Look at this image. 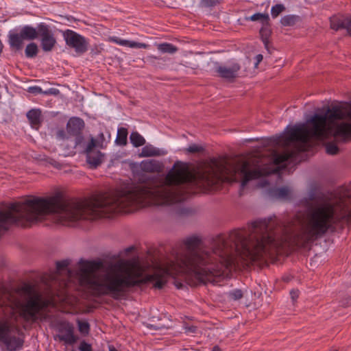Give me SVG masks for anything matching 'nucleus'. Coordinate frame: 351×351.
<instances>
[{"label": "nucleus", "instance_id": "nucleus-43", "mask_svg": "<svg viewBox=\"0 0 351 351\" xmlns=\"http://www.w3.org/2000/svg\"><path fill=\"white\" fill-rule=\"evenodd\" d=\"M113 40L120 45H122V46H125V47H128V40H122V39H120L119 38H113Z\"/></svg>", "mask_w": 351, "mask_h": 351}, {"label": "nucleus", "instance_id": "nucleus-50", "mask_svg": "<svg viewBox=\"0 0 351 351\" xmlns=\"http://www.w3.org/2000/svg\"><path fill=\"white\" fill-rule=\"evenodd\" d=\"M54 162H55V163H54V164L53 163V165L54 167H57V162H56V161H54Z\"/></svg>", "mask_w": 351, "mask_h": 351}, {"label": "nucleus", "instance_id": "nucleus-53", "mask_svg": "<svg viewBox=\"0 0 351 351\" xmlns=\"http://www.w3.org/2000/svg\"><path fill=\"white\" fill-rule=\"evenodd\" d=\"M248 141H249V142H252V141H254V140H253V139H250V140H249Z\"/></svg>", "mask_w": 351, "mask_h": 351}, {"label": "nucleus", "instance_id": "nucleus-14", "mask_svg": "<svg viewBox=\"0 0 351 351\" xmlns=\"http://www.w3.org/2000/svg\"><path fill=\"white\" fill-rule=\"evenodd\" d=\"M215 72L218 76L228 80H234L237 77V72L240 70L241 66L238 63H234L230 68L219 65L215 63Z\"/></svg>", "mask_w": 351, "mask_h": 351}, {"label": "nucleus", "instance_id": "nucleus-11", "mask_svg": "<svg viewBox=\"0 0 351 351\" xmlns=\"http://www.w3.org/2000/svg\"><path fill=\"white\" fill-rule=\"evenodd\" d=\"M39 38H40V46L45 51H51L56 44V39L49 25L45 23H39Z\"/></svg>", "mask_w": 351, "mask_h": 351}, {"label": "nucleus", "instance_id": "nucleus-34", "mask_svg": "<svg viewBox=\"0 0 351 351\" xmlns=\"http://www.w3.org/2000/svg\"><path fill=\"white\" fill-rule=\"evenodd\" d=\"M326 153L330 155H335L339 152V147L332 143H328L326 146Z\"/></svg>", "mask_w": 351, "mask_h": 351}, {"label": "nucleus", "instance_id": "nucleus-26", "mask_svg": "<svg viewBox=\"0 0 351 351\" xmlns=\"http://www.w3.org/2000/svg\"><path fill=\"white\" fill-rule=\"evenodd\" d=\"M157 49L162 53H167L170 54L175 53L178 50L177 47L168 43L158 44L157 45Z\"/></svg>", "mask_w": 351, "mask_h": 351}, {"label": "nucleus", "instance_id": "nucleus-27", "mask_svg": "<svg viewBox=\"0 0 351 351\" xmlns=\"http://www.w3.org/2000/svg\"><path fill=\"white\" fill-rule=\"evenodd\" d=\"M38 51L36 43L32 42L27 45L25 49V54L27 58H33L37 56Z\"/></svg>", "mask_w": 351, "mask_h": 351}, {"label": "nucleus", "instance_id": "nucleus-1", "mask_svg": "<svg viewBox=\"0 0 351 351\" xmlns=\"http://www.w3.org/2000/svg\"><path fill=\"white\" fill-rule=\"evenodd\" d=\"M278 226L276 217L255 221L247 230H234L228 237L219 234L213 238L209 246L202 244L196 236L184 241L186 252L178 256L176 263L166 269H160L152 274L143 276L139 270H118L110 268L97 272L103 266L100 261H84L80 264V282L97 296H110L114 300L124 298L135 287L153 282V287L162 289L168 277L174 279L178 289L184 287L178 280L180 276L191 286L218 282L226 269L232 267V252L250 262L261 261L276 251L281 243L276 237V227Z\"/></svg>", "mask_w": 351, "mask_h": 351}, {"label": "nucleus", "instance_id": "nucleus-28", "mask_svg": "<svg viewBox=\"0 0 351 351\" xmlns=\"http://www.w3.org/2000/svg\"><path fill=\"white\" fill-rule=\"evenodd\" d=\"M58 330L61 333L74 332V326L69 322H62L59 324Z\"/></svg>", "mask_w": 351, "mask_h": 351}, {"label": "nucleus", "instance_id": "nucleus-45", "mask_svg": "<svg viewBox=\"0 0 351 351\" xmlns=\"http://www.w3.org/2000/svg\"><path fill=\"white\" fill-rule=\"evenodd\" d=\"M186 330L191 333H195L197 330V327L195 326H191L186 327Z\"/></svg>", "mask_w": 351, "mask_h": 351}, {"label": "nucleus", "instance_id": "nucleus-16", "mask_svg": "<svg viewBox=\"0 0 351 351\" xmlns=\"http://www.w3.org/2000/svg\"><path fill=\"white\" fill-rule=\"evenodd\" d=\"M27 118L32 128H38L42 122V112L40 109H31L27 112Z\"/></svg>", "mask_w": 351, "mask_h": 351}, {"label": "nucleus", "instance_id": "nucleus-19", "mask_svg": "<svg viewBox=\"0 0 351 351\" xmlns=\"http://www.w3.org/2000/svg\"><path fill=\"white\" fill-rule=\"evenodd\" d=\"M302 21V17L299 15L287 14L280 19V23L283 27H293Z\"/></svg>", "mask_w": 351, "mask_h": 351}, {"label": "nucleus", "instance_id": "nucleus-3", "mask_svg": "<svg viewBox=\"0 0 351 351\" xmlns=\"http://www.w3.org/2000/svg\"><path fill=\"white\" fill-rule=\"evenodd\" d=\"M344 120L337 124L334 136L338 141L347 142L351 140V101L346 107L340 105L317 108L316 112L306 119V123L293 127L287 126L283 134L267 139L266 146L287 145L292 142L306 143L308 137L323 139L326 136L328 122Z\"/></svg>", "mask_w": 351, "mask_h": 351}, {"label": "nucleus", "instance_id": "nucleus-6", "mask_svg": "<svg viewBox=\"0 0 351 351\" xmlns=\"http://www.w3.org/2000/svg\"><path fill=\"white\" fill-rule=\"evenodd\" d=\"M84 127L85 123L82 119L76 117H71L66 123V131L63 129L58 130L56 136L61 140L74 138L73 146L75 148L84 147V136L83 130Z\"/></svg>", "mask_w": 351, "mask_h": 351}, {"label": "nucleus", "instance_id": "nucleus-35", "mask_svg": "<svg viewBox=\"0 0 351 351\" xmlns=\"http://www.w3.org/2000/svg\"><path fill=\"white\" fill-rule=\"evenodd\" d=\"M128 47L130 48H143V49H147L149 48V45L146 43H138L136 41H128Z\"/></svg>", "mask_w": 351, "mask_h": 351}, {"label": "nucleus", "instance_id": "nucleus-44", "mask_svg": "<svg viewBox=\"0 0 351 351\" xmlns=\"http://www.w3.org/2000/svg\"><path fill=\"white\" fill-rule=\"evenodd\" d=\"M290 295H291V298L292 299L293 301H295L298 296H299V291L298 290H294V289H292L291 291H290Z\"/></svg>", "mask_w": 351, "mask_h": 351}, {"label": "nucleus", "instance_id": "nucleus-37", "mask_svg": "<svg viewBox=\"0 0 351 351\" xmlns=\"http://www.w3.org/2000/svg\"><path fill=\"white\" fill-rule=\"evenodd\" d=\"M79 350L80 351H93L91 345L86 343L85 341H82L80 343Z\"/></svg>", "mask_w": 351, "mask_h": 351}, {"label": "nucleus", "instance_id": "nucleus-48", "mask_svg": "<svg viewBox=\"0 0 351 351\" xmlns=\"http://www.w3.org/2000/svg\"><path fill=\"white\" fill-rule=\"evenodd\" d=\"M212 351H221V350L218 346H215L213 348Z\"/></svg>", "mask_w": 351, "mask_h": 351}, {"label": "nucleus", "instance_id": "nucleus-47", "mask_svg": "<svg viewBox=\"0 0 351 351\" xmlns=\"http://www.w3.org/2000/svg\"><path fill=\"white\" fill-rule=\"evenodd\" d=\"M108 349H109V351H118L115 347L112 345H109L108 346Z\"/></svg>", "mask_w": 351, "mask_h": 351}, {"label": "nucleus", "instance_id": "nucleus-25", "mask_svg": "<svg viewBox=\"0 0 351 351\" xmlns=\"http://www.w3.org/2000/svg\"><path fill=\"white\" fill-rule=\"evenodd\" d=\"M130 142L135 147H141L145 143V138L137 132H132L130 136Z\"/></svg>", "mask_w": 351, "mask_h": 351}, {"label": "nucleus", "instance_id": "nucleus-4", "mask_svg": "<svg viewBox=\"0 0 351 351\" xmlns=\"http://www.w3.org/2000/svg\"><path fill=\"white\" fill-rule=\"evenodd\" d=\"M333 197L344 204L351 198V191L342 188L335 194L326 193L316 187L309 191L308 199L315 204L309 206L302 226L301 239L304 245L322 237L332 227L335 215Z\"/></svg>", "mask_w": 351, "mask_h": 351}, {"label": "nucleus", "instance_id": "nucleus-30", "mask_svg": "<svg viewBox=\"0 0 351 351\" xmlns=\"http://www.w3.org/2000/svg\"><path fill=\"white\" fill-rule=\"evenodd\" d=\"M223 0H200L199 6L204 8H212L220 3Z\"/></svg>", "mask_w": 351, "mask_h": 351}, {"label": "nucleus", "instance_id": "nucleus-40", "mask_svg": "<svg viewBox=\"0 0 351 351\" xmlns=\"http://www.w3.org/2000/svg\"><path fill=\"white\" fill-rule=\"evenodd\" d=\"M28 92L35 95L43 94V90H42V88L37 86L29 87L28 88Z\"/></svg>", "mask_w": 351, "mask_h": 351}, {"label": "nucleus", "instance_id": "nucleus-41", "mask_svg": "<svg viewBox=\"0 0 351 351\" xmlns=\"http://www.w3.org/2000/svg\"><path fill=\"white\" fill-rule=\"evenodd\" d=\"M59 93H60V90L55 88H49L48 90H43V95H58Z\"/></svg>", "mask_w": 351, "mask_h": 351}, {"label": "nucleus", "instance_id": "nucleus-7", "mask_svg": "<svg viewBox=\"0 0 351 351\" xmlns=\"http://www.w3.org/2000/svg\"><path fill=\"white\" fill-rule=\"evenodd\" d=\"M10 49L16 53L23 47L24 40H34L39 38V24L36 27L31 25H24L19 32H10L8 36Z\"/></svg>", "mask_w": 351, "mask_h": 351}, {"label": "nucleus", "instance_id": "nucleus-49", "mask_svg": "<svg viewBox=\"0 0 351 351\" xmlns=\"http://www.w3.org/2000/svg\"><path fill=\"white\" fill-rule=\"evenodd\" d=\"M283 280H284V281H285V282H289V281H290L291 278H290V277H284V278H283Z\"/></svg>", "mask_w": 351, "mask_h": 351}, {"label": "nucleus", "instance_id": "nucleus-18", "mask_svg": "<svg viewBox=\"0 0 351 351\" xmlns=\"http://www.w3.org/2000/svg\"><path fill=\"white\" fill-rule=\"evenodd\" d=\"M271 34L272 30L271 28V22L270 21H267L266 23L262 25V27L259 30L261 39L264 43L265 47H267V45L269 43V38L271 37Z\"/></svg>", "mask_w": 351, "mask_h": 351}, {"label": "nucleus", "instance_id": "nucleus-13", "mask_svg": "<svg viewBox=\"0 0 351 351\" xmlns=\"http://www.w3.org/2000/svg\"><path fill=\"white\" fill-rule=\"evenodd\" d=\"M297 152L295 151H287L282 154H276L274 158V163L278 166L277 171L284 169L287 164L296 161Z\"/></svg>", "mask_w": 351, "mask_h": 351}, {"label": "nucleus", "instance_id": "nucleus-2", "mask_svg": "<svg viewBox=\"0 0 351 351\" xmlns=\"http://www.w3.org/2000/svg\"><path fill=\"white\" fill-rule=\"evenodd\" d=\"M194 181L188 164L176 161L159 185L132 184L113 194L99 193L84 199L60 195L40 197V220L52 215L58 223L70 226L79 221L110 217L114 213H132L149 204L171 205L186 199V187Z\"/></svg>", "mask_w": 351, "mask_h": 351}, {"label": "nucleus", "instance_id": "nucleus-29", "mask_svg": "<svg viewBox=\"0 0 351 351\" xmlns=\"http://www.w3.org/2000/svg\"><path fill=\"white\" fill-rule=\"evenodd\" d=\"M286 10V7L282 3H278L271 7V15L273 19L277 18L282 12Z\"/></svg>", "mask_w": 351, "mask_h": 351}, {"label": "nucleus", "instance_id": "nucleus-38", "mask_svg": "<svg viewBox=\"0 0 351 351\" xmlns=\"http://www.w3.org/2000/svg\"><path fill=\"white\" fill-rule=\"evenodd\" d=\"M97 141V147L103 149L104 147V143L105 141V136L104 133L101 132L99 134Z\"/></svg>", "mask_w": 351, "mask_h": 351}, {"label": "nucleus", "instance_id": "nucleus-51", "mask_svg": "<svg viewBox=\"0 0 351 351\" xmlns=\"http://www.w3.org/2000/svg\"><path fill=\"white\" fill-rule=\"evenodd\" d=\"M329 351H338L337 349H330Z\"/></svg>", "mask_w": 351, "mask_h": 351}, {"label": "nucleus", "instance_id": "nucleus-21", "mask_svg": "<svg viewBox=\"0 0 351 351\" xmlns=\"http://www.w3.org/2000/svg\"><path fill=\"white\" fill-rule=\"evenodd\" d=\"M163 154V152L157 149L152 145H147L143 147L140 156L141 157H152L158 156Z\"/></svg>", "mask_w": 351, "mask_h": 351}, {"label": "nucleus", "instance_id": "nucleus-42", "mask_svg": "<svg viewBox=\"0 0 351 351\" xmlns=\"http://www.w3.org/2000/svg\"><path fill=\"white\" fill-rule=\"evenodd\" d=\"M199 178L202 180L204 184H210L213 182L210 178L208 175H206L204 173H201L199 175Z\"/></svg>", "mask_w": 351, "mask_h": 351}, {"label": "nucleus", "instance_id": "nucleus-46", "mask_svg": "<svg viewBox=\"0 0 351 351\" xmlns=\"http://www.w3.org/2000/svg\"><path fill=\"white\" fill-rule=\"evenodd\" d=\"M263 55H261V54H258L256 56V57H255V59H256L255 66L256 67L263 60Z\"/></svg>", "mask_w": 351, "mask_h": 351}, {"label": "nucleus", "instance_id": "nucleus-12", "mask_svg": "<svg viewBox=\"0 0 351 351\" xmlns=\"http://www.w3.org/2000/svg\"><path fill=\"white\" fill-rule=\"evenodd\" d=\"M330 28L338 31L346 29L351 36V15L335 14L330 17Z\"/></svg>", "mask_w": 351, "mask_h": 351}, {"label": "nucleus", "instance_id": "nucleus-10", "mask_svg": "<svg viewBox=\"0 0 351 351\" xmlns=\"http://www.w3.org/2000/svg\"><path fill=\"white\" fill-rule=\"evenodd\" d=\"M97 147V141L95 138L91 137L90 141L86 145L84 152L86 155V162L90 165V168L96 169L104 161V154L100 151H97L95 147Z\"/></svg>", "mask_w": 351, "mask_h": 351}, {"label": "nucleus", "instance_id": "nucleus-15", "mask_svg": "<svg viewBox=\"0 0 351 351\" xmlns=\"http://www.w3.org/2000/svg\"><path fill=\"white\" fill-rule=\"evenodd\" d=\"M241 173L243 178L240 185L239 195H242V191L245 189L248 182L254 179H258L263 176V172L260 169L247 170V167L244 166L241 169Z\"/></svg>", "mask_w": 351, "mask_h": 351}, {"label": "nucleus", "instance_id": "nucleus-52", "mask_svg": "<svg viewBox=\"0 0 351 351\" xmlns=\"http://www.w3.org/2000/svg\"><path fill=\"white\" fill-rule=\"evenodd\" d=\"M132 249H133V247H129V248L128 249V251H131Z\"/></svg>", "mask_w": 351, "mask_h": 351}, {"label": "nucleus", "instance_id": "nucleus-5", "mask_svg": "<svg viewBox=\"0 0 351 351\" xmlns=\"http://www.w3.org/2000/svg\"><path fill=\"white\" fill-rule=\"evenodd\" d=\"M49 305V301L35 291L30 292L26 301L21 306V315L27 322H36L39 315Z\"/></svg>", "mask_w": 351, "mask_h": 351}, {"label": "nucleus", "instance_id": "nucleus-36", "mask_svg": "<svg viewBox=\"0 0 351 351\" xmlns=\"http://www.w3.org/2000/svg\"><path fill=\"white\" fill-rule=\"evenodd\" d=\"M69 263V261L66 259L60 261H57L56 263L57 271H61L66 269L68 267Z\"/></svg>", "mask_w": 351, "mask_h": 351}, {"label": "nucleus", "instance_id": "nucleus-22", "mask_svg": "<svg viewBox=\"0 0 351 351\" xmlns=\"http://www.w3.org/2000/svg\"><path fill=\"white\" fill-rule=\"evenodd\" d=\"M245 21H259L261 25L266 23L267 21H270L269 16L267 13H261L257 12L252 15L251 16H245L244 18Z\"/></svg>", "mask_w": 351, "mask_h": 351}, {"label": "nucleus", "instance_id": "nucleus-8", "mask_svg": "<svg viewBox=\"0 0 351 351\" xmlns=\"http://www.w3.org/2000/svg\"><path fill=\"white\" fill-rule=\"evenodd\" d=\"M12 324L7 319L0 320V341L7 348L8 351H16L21 350L24 343V340L15 335H12Z\"/></svg>", "mask_w": 351, "mask_h": 351}, {"label": "nucleus", "instance_id": "nucleus-24", "mask_svg": "<svg viewBox=\"0 0 351 351\" xmlns=\"http://www.w3.org/2000/svg\"><path fill=\"white\" fill-rule=\"evenodd\" d=\"M128 130L125 128H120L118 129L117 135L115 140L118 145H125L128 143Z\"/></svg>", "mask_w": 351, "mask_h": 351}, {"label": "nucleus", "instance_id": "nucleus-33", "mask_svg": "<svg viewBox=\"0 0 351 351\" xmlns=\"http://www.w3.org/2000/svg\"><path fill=\"white\" fill-rule=\"evenodd\" d=\"M228 296L230 298L234 300H238L243 298V291L241 289H236L230 291L228 293Z\"/></svg>", "mask_w": 351, "mask_h": 351}, {"label": "nucleus", "instance_id": "nucleus-9", "mask_svg": "<svg viewBox=\"0 0 351 351\" xmlns=\"http://www.w3.org/2000/svg\"><path fill=\"white\" fill-rule=\"evenodd\" d=\"M63 38L66 45L69 47L74 49L75 51L82 55L88 49V41L81 34L71 29H66L62 32Z\"/></svg>", "mask_w": 351, "mask_h": 351}, {"label": "nucleus", "instance_id": "nucleus-32", "mask_svg": "<svg viewBox=\"0 0 351 351\" xmlns=\"http://www.w3.org/2000/svg\"><path fill=\"white\" fill-rule=\"evenodd\" d=\"M184 151L191 154L202 153L204 151V148L197 144H191Z\"/></svg>", "mask_w": 351, "mask_h": 351}, {"label": "nucleus", "instance_id": "nucleus-39", "mask_svg": "<svg viewBox=\"0 0 351 351\" xmlns=\"http://www.w3.org/2000/svg\"><path fill=\"white\" fill-rule=\"evenodd\" d=\"M148 58L151 60L152 63L155 66H157V67H159V68H162L161 66L160 65V62H156L154 60H162L163 62L165 61V58H158V57H156V56H150L148 57Z\"/></svg>", "mask_w": 351, "mask_h": 351}, {"label": "nucleus", "instance_id": "nucleus-31", "mask_svg": "<svg viewBox=\"0 0 351 351\" xmlns=\"http://www.w3.org/2000/svg\"><path fill=\"white\" fill-rule=\"evenodd\" d=\"M78 330L82 335H88L90 332V324L87 321H82L77 319V321Z\"/></svg>", "mask_w": 351, "mask_h": 351}, {"label": "nucleus", "instance_id": "nucleus-20", "mask_svg": "<svg viewBox=\"0 0 351 351\" xmlns=\"http://www.w3.org/2000/svg\"><path fill=\"white\" fill-rule=\"evenodd\" d=\"M141 167L143 171L149 173L159 172L161 169L160 163L154 160L143 161Z\"/></svg>", "mask_w": 351, "mask_h": 351}, {"label": "nucleus", "instance_id": "nucleus-17", "mask_svg": "<svg viewBox=\"0 0 351 351\" xmlns=\"http://www.w3.org/2000/svg\"><path fill=\"white\" fill-rule=\"evenodd\" d=\"M268 194L271 197L287 199L289 196L290 191L287 186L272 187L268 190Z\"/></svg>", "mask_w": 351, "mask_h": 351}, {"label": "nucleus", "instance_id": "nucleus-23", "mask_svg": "<svg viewBox=\"0 0 351 351\" xmlns=\"http://www.w3.org/2000/svg\"><path fill=\"white\" fill-rule=\"evenodd\" d=\"M58 339L60 341H64L66 344L73 345L77 342L78 337L74 335V332H69L67 334L58 335L55 339Z\"/></svg>", "mask_w": 351, "mask_h": 351}]
</instances>
